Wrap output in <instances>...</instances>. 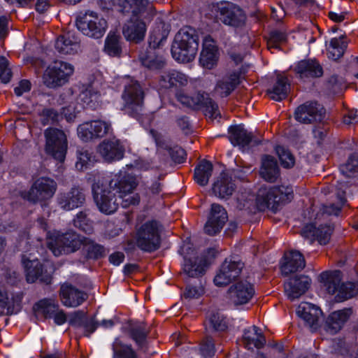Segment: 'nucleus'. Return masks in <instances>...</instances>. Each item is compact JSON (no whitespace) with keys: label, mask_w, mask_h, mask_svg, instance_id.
I'll return each instance as SVG.
<instances>
[{"label":"nucleus","mask_w":358,"mask_h":358,"mask_svg":"<svg viewBox=\"0 0 358 358\" xmlns=\"http://www.w3.org/2000/svg\"><path fill=\"white\" fill-rule=\"evenodd\" d=\"M80 39L72 32L60 35L56 42L55 48L61 55H75L80 48Z\"/></svg>","instance_id":"obj_25"},{"label":"nucleus","mask_w":358,"mask_h":358,"mask_svg":"<svg viewBox=\"0 0 358 358\" xmlns=\"http://www.w3.org/2000/svg\"><path fill=\"white\" fill-rule=\"evenodd\" d=\"M177 100L184 106L196 110L201 108H205V115L211 119H215L220 116L218 106L208 94L198 93L194 96H189L184 91H178L176 94Z\"/></svg>","instance_id":"obj_6"},{"label":"nucleus","mask_w":358,"mask_h":358,"mask_svg":"<svg viewBox=\"0 0 358 358\" xmlns=\"http://www.w3.org/2000/svg\"><path fill=\"white\" fill-rule=\"evenodd\" d=\"M297 314L312 331L319 328L322 316V312L319 307L310 303H302L298 307Z\"/></svg>","instance_id":"obj_22"},{"label":"nucleus","mask_w":358,"mask_h":358,"mask_svg":"<svg viewBox=\"0 0 358 358\" xmlns=\"http://www.w3.org/2000/svg\"><path fill=\"white\" fill-rule=\"evenodd\" d=\"M352 313V310L351 308H345L330 314L326 320L327 330L332 334L337 333L341 329Z\"/></svg>","instance_id":"obj_30"},{"label":"nucleus","mask_w":358,"mask_h":358,"mask_svg":"<svg viewBox=\"0 0 358 358\" xmlns=\"http://www.w3.org/2000/svg\"><path fill=\"white\" fill-rule=\"evenodd\" d=\"M143 92L137 81L131 80L126 85L122 97L125 110L131 116L140 119L143 115Z\"/></svg>","instance_id":"obj_10"},{"label":"nucleus","mask_w":358,"mask_h":358,"mask_svg":"<svg viewBox=\"0 0 358 358\" xmlns=\"http://www.w3.org/2000/svg\"><path fill=\"white\" fill-rule=\"evenodd\" d=\"M92 188L93 198L99 210L106 215L116 212L120 204L122 207L127 208L131 204L135 205L139 203V198L134 196L122 200L119 196H117L116 193L109 187H103L100 181L94 182Z\"/></svg>","instance_id":"obj_3"},{"label":"nucleus","mask_w":358,"mask_h":358,"mask_svg":"<svg viewBox=\"0 0 358 358\" xmlns=\"http://www.w3.org/2000/svg\"><path fill=\"white\" fill-rule=\"evenodd\" d=\"M110 128V124L101 120L86 122L78 127L79 136L85 141L95 138H102L106 135Z\"/></svg>","instance_id":"obj_18"},{"label":"nucleus","mask_w":358,"mask_h":358,"mask_svg":"<svg viewBox=\"0 0 358 358\" xmlns=\"http://www.w3.org/2000/svg\"><path fill=\"white\" fill-rule=\"evenodd\" d=\"M260 176L265 180L274 182L280 176V169L278 162L274 157L263 155L262 157V166Z\"/></svg>","instance_id":"obj_29"},{"label":"nucleus","mask_w":358,"mask_h":358,"mask_svg":"<svg viewBox=\"0 0 358 358\" xmlns=\"http://www.w3.org/2000/svg\"><path fill=\"white\" fill-rule=\"evenodd\" d=\"M83 238H84L83 236L69 231L50 238L47 242V245L55 256H59L79 250L83 243Z\"/></svg>","instance_id":"obj_7"},{"label":"nucleus","mask_w":358,"mask_h":358,"mask_svg":"<svg viewBox=\"0 0 358 358\" xmlns=\"http://www.w3.org/2000/svg\"><path fill=\"white\" fill-rule=\"evenodd\" d=\"M8 65V59L5 57H0V80L3 83H8L12 77V72Z\"/></svg>","instance_id":"obj_59"},{"label":"nucleus","mask_w":358,"mask_h":358,"mask_svg":"<svg viewBox=\"0 0 358 358\" xmlns=\"http://www.w3.org/2000/svg\"><path fill=\"white\" fill-rule=\"evenodd\" d=\"M321 281L330 294L338 292L341 285L342 273L338 270L325 271L320 274Z\"/></svg>","instance_id":"obj_38"},{"label":"nucleus","mask_w":358,"mask_h":358,"mask_svg":"<svg viewBox=\"0 0 358 358\" xmlns=\"http://www.w3.org/2000/svg\"><path fill=\"white\" fill-rule=\"evenodd\" d=\"M203 294L204 289L201 285L198 286L188 285L186 286L182 296L186 299H198Z\"/></svg>","instance_id":"obj_58"},{"label":"nucleus","mask_w":358,"mask_h":358,"mask_svg":"<svg viewBox=\"0 0 358 358\" xmlns=\"http://www.w3.org/2000/svg\"><path fill=\"white\" fill-rule=\"evenodd\" d=\"M128 333L129 336L142 348L150 333V328L143 322H129Z\"/></svg>","instance_id":"obj_37"},{"label":"nucleus","mask_w":358,"mask_h":358,"mask_svg":"<svg viewBox=\"0 0 358 358\" xmlns=\"http://www.w3.org/2000/svg\"><path fill=\"white\" fill-rule=\"evenodd\" d=\"M120 36L115 34H110L106 39L104 51L112 57H119L122 53L120 44Z\"/></svg>","instance_id":"obj_46"},{"label":"nucleus","mask_w":358,"mask_h":358,"mask_svg":"<svg viewBox=\"0 0 358 358\" xmlns=\"http://www.w3.org/2000/svg\"><path fill=\"white\" fill-rule=\"evenodd\" d=\"M213 166L208 160L201 161L194 169V179L200 186H206L212 176Z\"/></svg>","instance_id":"obj_39"},{"label":"nucleus","mask_w":358,"mask_h":358,"mask_svg":"<svg viewBox=\"0 0 358 358\" xmlns=\"http://www.w3.org/2000/svg\"><path fill=\"white\" fill-rule=\"evenodd\" d=\"M345 194V192H341L337 194V197L340 203L338 205H335L334 203L323 205L322 208L323 213L327 214L328 215H338L339 213L342 209L343 206L346 202Z\"/></svg>","instance_id":"obj_53"},{"label":"nucleus","mask_w":358,"mask_h":358,"mask_svg":"<svg viewBox=\"0 0 358 358\" xmlns=\"http://www.w3.org/2000/svg\"><path fill=\"white\" fill-rule=\"evenodd\" d=\"M159 82L162 87L169 89L185 85L187 79L185 74L176 70H170L162 73Z\"/></svg>","instance_id":"obj_32"},{"label":"nucleus","mask_w":358,"mask_h":358,"mask_svg":"<svg viewBox=\"0 0 358 358\" xmlns=\"http://www.w3.org/2000/svg\"><path fill=\"white\" fill-rule=\"evenodd\" d=\"M227 220L228 215L224 208L218 203H213L204 225V232L209 236L216 235L221 231Z\"/></svg>","instance_id":"obj_17"},{"label":"nucleus","mask_w":358,"mask_h":358,"mask_svg":"<svg viewBox=\"0 0 358 358\" xmlns=\"http://www.w3.org/2000/svg\"><path fill=\"white\" fill-rule=\"evenodd\" d=\"M57 182L48 177H41L36 179L28 191H22L20 196L31 203H41L42 206L47 205L57 190Z\"/></svg>","instance_id":"obj_4"},{"label":"nucleus","mask_w":358,"mask_h":358,"mask_svg":"<svg viewBox=\"0 0 358 358\" xmlns=\"http://www.w3.org/2000/svg\"><path fill=\"white\" fill-rule=\"evenodd\" d=\"M162 226L156 220L148 221L136 231V241L137 246L145 252L157 250L161 243L160 233Z\"/></svg>","instance_id":"obj_5"},{"label":"nucleus","mask_w":358,"mask_h":358,"mask_svg":"<svg viewBox=\"0 0 358 358\" xmlns=\"http://www.w3.org/2000/svg\"><path fill=\"white\" fill-rule=\"evenodd\" d=\"M150 134L155 139L157 145L163 147L166 150H169V155L175 163L181 164L184 162L186 157V152L184 149L178 146L173 148L169 147L166 145L162 135L155 129H150Z\"/></svg>","instance_id":"obj_33"},{"label":"nucleus","mask_w":358,"mask_h":358,"mask_svg":"<svg viewBox=\"0 0 358 358\" xmlns=\"http://www.w3.org/2000/svg\"><path fill=\"white\" fill-rule=\"evenodd\" d=\"M264 189L259 190L257 199L256 204L259 210L264 211L266 209H270L269 203H268Z\"/></svg>","instance_id":"obj_64"},{"label":"nucleus","mask_w":358,"mask_h":358,"mask_svg":"<svg viewBox=\"0 0 358 358\" xmlns=\"http://www.w3.org/2000/svg\"><path fill=\"white\" fill-rule=\"evenodd\" d=\"M217 62V52L202 50L201 52L199 62L205 68L211 69Z\"/></svg>","instance_id":"obj_56"},{"label":"nucleus","mask_w":358,"mask_h":358,"mask_svg":"<svg viewBox=\"0 0 358 358\" xmlns=\"http://www.w3.org/2000/svg\"><path fill=\"white\" fill-rule=\"evenodd\" d=\"M99 324L98 322L95 320L94 317L91 318L87 317L81 327L84 328V335L85 336H90V335L96 329Z\"/></svg>","instance_id":"obj_63"},{"label":"nucleus","mask_w":358,"mask_h":358,"mask_svg":"<svg viewBox=\"0 0 358 358\" xmlns=\"http://www.w3.org/2000/svg\"><path fill=\"white\" fill-rule=\"evenodd\" d=\"M72 222L76 228L86 234H90L94 231L93 222L90 217V210L87 209L76 213Z\"/></svg>","instance_id":"obj_43"},{"label":"nucleus","mask_w":358,"mask_h":358,"mask_svg":"<svg viewBox=\"0 0 358 358\" xmlns=\"http://www.w3.org/2000/svg\"><path fill=\"white\" fill-rule=\"evenodd\" d=\"M227 328V323L223 315L219 313L211 314L208 320V327L206 326V330L210 329L215 331H224Z\"/></svg>","instance_id":"obj_52"},{"label":"nucleus","mask_w":358,"mask_h":358,"mask_svg":"<svg viewBox=\"0 0 358 358\" xmlns=\"http://www.w3.org/2000/svg\"><path fill=\"white\" fill-rule=\"evenodd\" d=\"M205 268L202 261L195 260L193 262L191 259L185 258L183 271L189 277L194 278L202 275L205 272Z\"/></svg>","instance_id":"obj_47"},{"label":"nucleus","mask_w":358,"mask_h":358,"mask_svg":"<svg viewBox=\"0 0 358 358\" xmlns=\"http://www.w3.org/2000/svg\"><path fill=\"white\" fill-rule=\"evenodd\" d=\"M358 292L357 285L355 282H347L341 283L338 292L336 296L337 301H343L356 296Z\"/></svg>","instance_id":"obj_48"},{"label":"nucleus","mask_w":358,"mask_h":358,"mask_svg":"<svg viewBox=\"0 0 358 358\" xmlns=\"http://www.w3.org/2000/svg\"><path fill=\"white\" fill-rule=\"evenodd\" d=\"M142 65L150 70H159L166 65V61L162 56L156 55L155 50L147 48L142 50L138 56Z\"/></svg>","instance_id":"obj_31"},{"label":"nucleus","mask_w":358,"mask_h":358,"mask_svg":"<svg viewBox=\"0 0 358 358\" xmlns=\"http://www.w3.org/2000/svg\"><path fill=\"white\" fill-rule=\"evenodd\" d=\"M229 299L236 306L247 303L255 294L253 285L240 281L231 285L227 292Z\"/></svg>","instance_id":"obj_21"},{"label":"nucleus","mask_w":358,"mask_h":358,"mask_svg":"<svg viewBox=\"0 0 358 358\" xmlns=\"http://www.w3.org/2000/svg\"><path fill=\"white\" fill-rule=\"evenodd\" d=\"M138 184V181L135 176L120 172L110 179L108 187L123 200L124 196L134 192Z\"/></svg>","instance_id":"obj_16"},{"label":"nucleus","mask_w":358,"mask_h":358,"mask_svg":"<svg viewBox=\"0 0 358 358\" xmlns=\"http://www.w3.org/2000/svg\"><path fill=\"white\" fill-rule=\"evenodd\" d=\"M217 18L224 24L241 28L245 26L247 16L243 9L231 3H221L217 7Z\"/></svg>","instance_id":"obj_13"},{"label":"nucleus","mask_w":358,"mask_h":358,"mask_svg":"<svg viewBox=\"0 0 358 358\" xmlns=\"http://www.w3.org/2000/svg\"><path fill=\"white\" fill-rule=\"evenodd\" d=\"M243 267L244 263L241 261L226 259L214 278L215 285L224 287L229 285L238 278Z\"/></svg>","instance_id":"obj_15"},{"label":"nucleus","mask_w":358,"mask_h":358,"mask_svg":"<svg viewBox=\"0 0 358 358\" xmlns=\"http://www.w3.org/2000/svg\"><path fill=\"white\" fill-rule=\"evenodd\" d=\"M83 104L95 108L100 103V94L92 88L86 89L80 95Z\"/></svg>","instance_id":"obj_51"},{"label":"nucleus","mask_w":358,"mask_h":358,"mask_svg":"<svg viewBox=\"0 0 358 358\" xmlns=\"http://www.w3.org/2000/svg\"><path fill=\"white\" fill-rule=\"evenodd\" d=\"M199 35L196 31L190 27L181 29L175 36L171 46L173 57L182 63L192 62L198 51Z\"/></svg>","instance_id":"obj_2"},{"label":"nucleus","mask_w":358,"mask_h":358,"mask_svg":"<svg viewBox=\"0 0 358 358\" xmlns=\"http://www.w3.org/2000/svg\"><path fill=\"white\" fill-rule=\"evenodd\" d=\"M334 230V227L331 224H322L317 228L310 224L307 225L303 229L302 234L306 238H309L312 236L315 238L320 244L327 245L330 241Z\"/></svg>","instance_id":"obj_28"},{"label":"nucleus","mask_w":358,"mask_h":358,"mask_svg":"<svg viewBox=\"0 0 358 358\" xmlns=\"http://www.w3.org/2000/svg\"><path fill=\"white\" fill-rule=\"evenodd\" d=\"M117 11L128 20L122 26V34L127 41L138 43L146 32V20L155 15L153 4L149 0H115Z\"/></svg>","instance_id":"obj_1"},{"label":"nucleus","mask_w":358,"mask_h":358,"mask_svg":"<svg viewBox=\"0 0 358 358\" xmlns=\"http://www.w3.org/2000/svg\"><path fill=\"white\" fill-rule=\"evenodd\" d=\"M301 78H318L323 74L322 66L315 60L305 59L299 62L296 68Z\"/></svg>","instance_id":"obj_35"},{"label":"nucleus","mask_w":358,"mask_h":358,"mask_svg":"<svg viewBox=\"0 0 358 358\" xmlns=\"http://www.w3.org/2000/svg\"><path fill=\"white\" fill-rule=\"evenodd\" d=\"M44 136L45 152L56 160L60 162H64L68 148L67 138L64 132L61 129L50 127L45 130Z\"/></svg>","instance_id":"obj_8"},{"label":"nucleus","mask_w":358,"mask_h":358,"mask_svg":"<svg viewBox=\"0 0 358 358\" xmlns=\"http://www.w3.org/2000/svg\"><path fill=\"white\" fill-rule=\"evenodd\" d=\"M57 203L64 210H71L82 206L85 202V194L83 189L73 187L66 193L59 194Z\"/></svg>","instance_id":"obj_20"},{"label":"nucleus","mask_w":358,"mask_h":358,"mask_svg":"<svg viewBox=\"0 0 358 358\" xmlns=\"http://www.w3.org/2000/svg\"><path fill=\"white\" fill-rule=\"evenodd\" d=\"M166 38V36H162L159 30L158 31H155L150 36L149 39V46L148 48L155 50L156 48H159L161 47L163 41Z\"/></svg>","instance_id":"obj_62"},{"label":"nucleus","mask_w":358,"mask_h":358,"mask_svg":"<svg viewBox=\"0 0 358 358\" xmlns=\"http://www.w3.org/2000/svg\"><path fill=\"white\" fill-rule=\"evenodd\" d=\"M87 317V313L84 310L75 311L70 315L69 324L75 327H81Z\"/></svg>","instance_id":"obj_61"},{"label":"nucleus","mask_w":358,"mask_h":358,"mask_svg":"<svg viewBox=\"0 0 358 358\" xmlns=\"http://www.w3.org/2000/svg\"><path fill=\"white\" fill-rule=\"evenodd\" d=\"M22 263L28 282L33 283L38 280L41 283L50 284L52 279V275L43 268V264L37 259H30L25 255H22Z\"/></svg>","instance_id":"obj_14"},{"label":"nucleus","mask_w":358,"mask_h":358,"mask_svg":"<svg viewBox=\"0 0 358 358\" xmlns=\"http://www.w3.org/2000/svg\"><path fill=\"white\" fill-rule=\"evenodd\" d=\"M41 123L43 126L53 125L59 122L62 116L54 108H43L39 113Z\"/></svg>","instance_id":"obj_50"},{"label":"nucleus","mask_w":358,"mask_h":358,"mask_svg":"<svg viewBox=\"0 0 358 358\" xmlns=\"http://www.w3.org/2000/svg\"><path fill=\"white\" fill-rule=\"evenodd\" d=\"M289 90V84L287 78L278 75L275 83L271 89L267 90V94L271 99L279 101L287 97Z\"/></svg>","instance_id":"obj_40"},{"label":"nucleus","mask_w":358,"mask_h":358,"mask_svg":"<svg viewBox=\"0 0 358 358\" xmlns=\"http://www.w3.org/2000/svg\"><path fill=\"white\" fill-rule=\"evenodd\" d=\"M13 313V308L11 305L7 292L2 287H0V315H11Z\"/></svg>","instance_id":"obj_55"},{"label":"nucleus","mask_w":358,"mask_h":358,"mask_svg":"<svg viewBox=\"0 0 358 358\" xmlns=\"http://www.w3.org/2000/svg\"><path fill=\"white\" fill-rule=\"evenodd\" d=\"M326 115L322 105L316 101H308L299 106L294 111L296 120L302 124L322 122Z\"/></svg>","instance_id":"obj_12"},{"label":"nucleus","mask_w":358,"mask_h":358,"mask_svg":"<svg viewBox=\"0 0 358 358\" xmlns=\"http://www.w3.org/2000/svg\"><path fill=\"white\" fill-rule=\"evenodd\" d=\"M59 295L63 304L68 307H77L87 299L85 292L66 283L62 285Z\"/></svg>","instance_id":"obj_23"},{"label":"nucleus","mask_w":358,"mask_h":358,"mask_svg":"<svg viewBox=\"0 0 358 358\" xmlns=\"http://www.w3.org/2000/svg\"><path fill=\"white\" fill-rule=\"evenodd\" d=\"M275 150L282 166L291 168L294 166L295 162L294 157L288 150H286L282 146H277Z\"/></svg>","instance_id":"obj_54"},{"label":"nucleus","mask_w":358,"mask_h":358,"mask_svg":"<svg viewBox=\"0 0 358 358\" xmlns=\"http://www.w3.org/2000/svg\"><path fill=\"white\" fill-rule=\"evenodd\" d=\"M59 308L52 299H44L36 303L33 307L34 311L38 315H42L45 318H52Z\"/></svg>","instance_id":"obj_44"},{"label":"nucleus","mask_w":358,"mask_h":358,"mask_svg":"<svg viewBox=\"0 0 358 358\" xmlns=\"http://www.w3.org/2000/svg\"><path fill=\"white\" fill-rule=\"evenodd\" d=\"M76 24L84 35L100 38L106 31L107 22L103 18L99 17L96 13L87 11L80 13L76 18Z\"/></svg>","instance_id":"obj_9"},{"label":"nucleus","mask_w":358,"mask_h":358,"mask_svg":"<svg viewBox=\"0 0 358 358\" xmlns=\"http://www.w3.org/2000/svg\"><path fill=\"white\" fill-rule=\"evenodd\" d=\"M114 358H138V357L130 345H122L119 349H114Z\"/></svg>","instance_id":"obj_60"},{"label":"nucleus","mask_w":358,"mask_h":358,"mask_svg":"<svg viewBox=\"0 0 358 358\" xmlns=\"http://www.w3.org/2000/svg\"><path fill=\"white\" fill-rule=\"evenodd\" d=\"M200 351L202 355L207 358L211 357L215 354V344L213 338L206 336L201 342Z\"/></svg>","instance_id":"obj_57"},{"label":"nucleus","mask_w":358,"mask_h":358,"mask_svg":"<svg viewBox=\"0 0 358 358\" xmlns=\"http://www.w3.org/2000/svg\"><path fill=\"white\" fill-rule=\"evenodd\" d=\"M243 341L245 347L248 349L252 348V345L259 349L264 346L266 338L260 329L256 326H253L252 329L245 331Z\"/></svg>","instance_id":"obj_41"},{"label":"nucleus","mask_w":358,"mask_h":358,"mask_svg":"<svg viewBox=\"0 0 358 358\" xmlns=\"http://www.w3.org/2000/svg\"><path fill=\"white\" fill-rule=\"evenodd\" d=\"M271 196L274 199H277L278 203H285L289 202L294 198V192L292 187L289 186H275L271 188Z\"/></svg>","instance_id":"obj_45"},{"label":"nucleus","mask_w":358,"mask_h":358,"mask_svg":"<svg viewBox=\"0 0 358 358\" xmlns=\"http://www.w3.org/2000/svg\"><path fill=\"white\" fill-rule=\"evenodd\" d=\"M98 151L106 162H111L124 157V148L120 140L113 138L103 141L98 146Z\"/></svg>","instance_id":"obj_19"},{"label":"nucleus","mask_w":358,"mask_h":358,"mask_svg":"<svg viewBox=\"0 0 358 358\" xmlns=\"http://www.w3.org/2000/svg\"><path fill=\"white\" fill-rule=\"evenodd\" d=\"M239 83L240 76L238 73H234L219 81L215 87V92L222 97L227 96L234 90Z\"/></svg>","instance_id":"obj_42"},{"label":"nucleus","mask_w":358,"mask_h":358,"mask_svg":"<svg viewBox=\"0 0 358 358\" xmlns=\"http://www.w3.org/2000/svg\"><path fill=\"white\" fill-rule=\"evenodd\" d=\"M235 190V184L227 173L222 172L213 184L212 191L215 196L220 199H228Z\"/></svg>","instance_id":"obj_26"},{"label":"nucleus","mask_w":358,"mask_h":358,"mask_svg":"<svg viewBox=\"0 0 358 358\" xmlns=\"http://www.w3.org/2000/svg\"><path fill=\"white\" fill-rule=\"evenodd\" d=\"M73 72V67L71 64L62 61H55L52 66L45 71L43 83L49 88L60 87L68 81Z\"/></svg>","instance_id":"obj_11"},{"label":"nucleus","mask_w":358,"mask_h":358,"mask_svg":"<svg viewBox=\"0 0 358 358\" xmlns=\"http://www.w3.org/2000/svg\"><path fill=\"white\" fill-rule=\"evenodd\" d=\"M229 138L234 145L245 147L252 141L253 136L241 125H234L229 128Z\"/></svg>","instance_id":"obj_36"},{"label":"nucleus","mask_w":358,"mask_h":358,"mask_svg":"<svg viewBox=\"0 0 358 358\" xmlns=\"http://www.w3.org/2000/svg\"><path fill=\"white\" fill-rule=\"evenodd\" d=\"M81 246L86 259L96 260L106 255L105 248L88 237L84 236Z\"/></svg>","instance_id":"obj_34"},{"label":"nucleus","mask_w":358,"mask_h":358,"mask_svg":"<svg viewBox=\"0 0 358 358\" xmlns=\"http://www.w3.org/2000/svg\"><path fill=\"white\" fill-rule=\"evenodd\" d=\"M311 280L305 275L295 276L285 283V291L289 299L294 300L303 295L310 287Z\"/></svg>","instance_id":"obj_24"},{"label":"nucleus","mask_w":358,"mask_h":358,"mask_svg":"<svg viewBox=\"0 0 358 358\" xmlns=\"http://www.w3.org/2000/svg\"><path fill=\"white\" fill-rule=\"evenodd\" d=\"M346 48L347 42L343 41V36L339 38H332L329 49V57L332 58L334 60L338 59L343 55Z\"/></svg>","instance_id":"obj_49"},{"label":"nucleus","mask_w":358,"mask_h":358,"mask_svg":"<svg viewBox=\"0 0 358 358\" xmlns=\"http://www.w3.org/2000/svg\"><path fill=\"white\" fill-rule=\"evenodd\" d=\"M305 266L306 262L303 255L298 251H291L285 255V262L280 269L282 274L287 276L292 273L301 271Z\"/></svg>","instance_id":"obj_27"}]
</instances>
